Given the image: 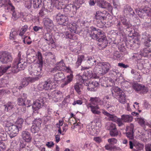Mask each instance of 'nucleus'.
<instances>
[{
    "label": "nucleus",
    "instance_id": "obj_1",
    "mask_svg": "<svg viewBox=\"0 0 151 151\" xmlns=\"http://www.w3.org/2000/svg\"><path fill=\"white\" fill-rule=\"evenodd\" d=\"M86 32H87L86 34L87 37H90L91 39L95 40L99 39V43L98 44L99 45L102 47L104 43H107L106 38L104 32L100 29H97L95 27H91Z\"/></svg>",
    "mask_w": 151,
    "mask_h": 151
},
{
    "label": "nucleus",
    "instance_id": "obj_2",
    "mask_svg": "<svg viewBox=\"0 0 151 151\" xmlns=\"http://www.w3.org/2000/svg\"><path fill=\"white\" fill-rule=\"evenodd\" d=\"M56 19L58 23L61 25V27H64L63 28L61 29V32H60L63 34L62 36L63 37L66 38L73 39V36L70 33L65 31L66 26L68 24V20L67 17L59 13L56 16Z\"/></svg>",
    "mask_w": 151,
    "mask_h": 151
},
{
    "label": "nucleus",
    "instance_id": "obj_3",
    "mask_svg": "<svg viewBox=\"0 0 151 151\" xmlns=\"http://www.w3.org/2000/svg\"><path fill=\"white\" fill-rule=\"evenodd\" d=\"M26 58L22 55L21 52H19L17 59L14 60L12 71L14 73H17L20 70H24L27 65Z\"/></svg>",
    "mask_w": 151,
    "mask_h": 151
},
{
    "label": "nucleus",
    "instance_id": "obj_4",
    "mask_svg": "<svg viewBox=\"0 0 151 151\" xmlns=\"http://www.w3.org/2000/svg\"><path fill=\"white\" fill-rule=\"evenodd\" d=\"M110 67V64L108 63H98L94 68V72L100 75L105 74L108 72Z\"/></svg>",
    "mask_w": 151,
    "mask_h": 151
},
{
    "label": "nucleus",
    "instance_id": "obj_5",
    "mask_svg": "<svg viewBox=\"0 0 151 151\" xmlns=\"http://www.w3.org/2000/svg\"><path fill=\"white\" fill-rule=\"evenodd\" d=\"M54 79L52 78H50L46 81L40 83L38 86V89L40 91L44 89L45 90L52 89L55 88L53 85L54 83Z\"/></svg>",
    "mask_w": 151,
    "mask_h": 151
},
{
    "label": "nucleus",
    "instance_id": "obj_6",
    "mask_svg": "<svg viewBox=\"0 0 151 151\" xmlns=\"http://www.w3.org/2000/svg\"><path fill=\"white\" fill-rule=\"evenodd\" d=\"M102 113L104 115L107 116L109 118V119L116 122L119 127H121L124 125V122L122 118H118L115 116L110 114L104 109H101Z\"/></svg>",
    "mask_w": 151,
    "mask_h": 151
},
{
    "label": "nucleus",
    "instance_id": "obj_7",
    "mask_svg": "<svg viewBox=\"0 0 151 151\" xmlns=\"http://www.w3.org/2000/svg\"><path fill=\"white\" fill-rule=\"evenodd\" d=\"M57 70L58 71L62 70L68 73L71 72V70L69 67L65 66V64L62 60L57 63L56 66L51 70V72L52 73H54Z\"/></svg>",
    "mask_w": 151,
    "mask_h": 151
},
{
    "label": "nucleus",
    "instance_id": "obj_8",
    "mask_svg": "<svg viewBox=\"0 0 151 151\" xmlns=\"http://www.w3.org/2000/svg\"><path fill=\"white\" fill-rule=\"evenodd\" d=\"M13 60L11 53L5 51L0 52V62L3 64H7Z\"/></svg>",
    "mask_w": 151,
    "mask_h": 151
},
{
    "label": "nucleus",
    "instance_id": "obj_9",
    "mask_svg": "<svg viewBox=\"0 0 151 151\" xmlns=\"http://www.w3.org/2000/svg\"><path fill=\"white\" fill-rule=\"evenodd\" d=\"M63 1L64 2L65 1L68 2V0H52L51 3L50 2L48 3V7L46 8L51 9H52L53 6H55L57 9H60L63 7Z\"/></svg>",
    "mask_w": 151,
    "mask_h": 151
},
{
    "label": "nucleus",
    "instance_id": "obj_10",
    "mask_svg": "<svg viewBox=\"0 0 151 151\" xmlns=\"http://www.w3.org/2000/svg\"><path fill=\"white\" fill-rule=\"evenodd\" d=\"M40 78V76L34 77H28L24 78L22 81L21 85L20 86L19 88L20 89L25 87L28 85L29 83L34 82Z\"/></svg>",
    "mask_w": 151,
    "mask_h": 151
},
{
    "label": "nucleus",
    "instance_id": "obj_11",
    "mask_svg": "<svg viewBox=\"0 0 151 151\" xmlns=\"http://www.w3.org/2000/svg\"><path fill=\"white\" fill-rule=\"evenodd\" d=\"M5 7L6 12H9L10 10H13L15 9L10 0H0V7Z\"/></svg>",
    "mask_w": 151,
    "mask_h": 151
},
{
    "label": "nucleus",
    "instance_id": "obj_12",
    "mask_svg": "<svg viewBox=\"0 0 151 151\" xmlns=\"http://www.w3.org/2000/svg\"><path fill=\"white\" fill-rule=\"evenodd\" d=\"M133 88L136 91L140 93H146L148 91L147 87L143 85L137 83L134 84L133 85Z\"/></svg>",
    "mask_w": 151,
    "mask_h": 151
},
{
    "label": "nucleus",
    "instance_id": "obj_13",
    "mask_svg": "<svg viewBox=\"0 0 151 151\" xmlns=\"http://www.w3.org/2000/svg\"><path fill=\"white\" fill-rule=\"evenodd\" d=\"M10 132L9 136L11 138H13L16 136L18 133L19 131L21 129L18 128L17 125L12 124L8 128Z\"/></svg>",
    "mask_w": 151,
    "mask_h": 151
},
{
    "label": "nucleus",
    "instance_id": "obj_14",
    "mask_svg": "<svg viewBox=\"0 0 151 151\" xmlns=\"http://www.w3.org/2000/svg\"><path fill=\"white\" fill-rule=\"evenodd\" d=\"M136 12L141 18L143 17V14L145 13L148 16H151V9L149 8H145L142 9H136Z\"/></svg>",
    "mask_w": 151,
    "mask_h": 151
},
{
    "label": "nucleus",
    "instance_id": "obj_15",
    "mask_svg": "<svg viewBox=\"0 0 151 151\" xmlns=\"http://www.w3.org/2000/svg\"><path fill=\"white\" fill-rule=\"evenodd\" d=\"M44 104V101L42 98H40L36 101L34 102L32 105V108L33 110L35 111L39 109L42 106H43Z\"/></svg>",
    "mask_w": 151,
    "mask_h": 151
},
{
    "label": "nucleus",
    "instance_id": "obj_16",
    "mask_svg": "<svg viewBox=\"0 0 151 151\" xmlns=\"http://www.w3.org/2000/svg\"><path fill=\"white\" fill-rule=\"evenodd\" d=\"M134 128L133 124H132L127 127L126 136L130 139H132L134 138Z\"/></svg>",
    "mask_w": 151,
    "mask_h": 151
},
{
    "label": "nucleus",
    "instance_id": "obj_17",
    "mask_svg": "<svg viewBox=\"0 0 151 151\" xmlns=\"http://www.w3.org/2000/svg\"><path fill=\"white\" fill-rule=\"evenodd\" d=\"M76 78L77 80V83H83L85 85H87V83L89 82V80H88V77L84 74L81 75L78 74L76 76Z\"/></svg>",
    "mask_w": 151,
    "mask_h": 151
},
{
    "label": "nucleus",
    "instance_id": "obj_18",
    "mask_svg": "<svg viewBox=\"0 0 151 151\" xmlns=\"http://www.w3.org/2000/svg\"><path fill=\"white\" fill-rule=\"evenodd\" d=\"M90 103L87 105V106L88 108L89 107L90 105H97V103H99L100 105H102L104 104V102L100 100V99L97 97L91 98L90 99Z\"/></svg>",
    "mask_w": 151,
    "mask_h": 151
},
{
    "label": "nucleus",
    "instance_id": "obj_19",
    "mask_svg": "<svg viewBox=\"0 0 151 151\" xmlns=\"http://www.w3.org/2000/svg\"><path fill=\"white\" fill-rule=\"evenodd\" d=\"M84 3V0H76L72 4V9L73 10V15L76 14L77 9H78L81 6V5Z\"/></svg>",
    "mask_w": 151,
    "mask_h": 151
},
{
    "label": "nucleus",
    "instance_id": "obj_20",
    "mask_svg": "<svg viewBox=\"0 0 151 151\" xmlns=\"http://www.w3.org/2000/svg\"><path fill=\"white\" fill-rule=\"evenodd\" d=\"M84 3V0H76L72 4V9L73 10V15L76 14L77 9H78L81 6V5Z\"/></svg>",
    "mask_w": 151,
    "mask_h": 151
},
{
    "label": "nucleus",
    "instance_id": "obj_21",
    "mask_svg": "<svg viewBox=\"0 0 151 151\" xmlns=\"http://www.w3.org/2000/svg\"><path fill=\"white\" fill-rule=\"evenodd\" d=\"M63 7L61 9H63V10L64 12L67 15H68L70 17H72L73 16L70 14L71 12L73 13V11L72 12H71V10L72 9V6H73L72 4H70L65 6V5L63 4Z\"/></svg>",
    "mask_w": 151,
    "mask_h": 151
},
{
    "label": "nucleus",
    "instance_id": "obj_22",
    "mask_svg": "<svg viewBox=\"0 0 151 151\" xmlns=\"http://www.w3.org/2000/svg\"><path fill=\"white\" fill-rule=\"evenodd\" d=\"M22 137L23 139L27 142H29L32 140L30 133L27 131H23L22 132Z\"/></svg>",
    "mask_w": 151,
    "mask_h": 151
},
{
    "label": "nucleus",
    "instance_id": "obj_23",
    "mask_svg": "<svg viewBox=\"0 0 151 151\" xmlns=\"http://www.w3.org/2000/svg\"><path fill=\"white\" fill-rule=\"evenodd\" d=\"M78 27V26L76 23H70L66 26V28H67L68 29H66L65 31H67V32H68V30H69L71 32L76 33V31Z\"/></svg>",
    "mask_w": 151,
    "mask_h": 151
},
{
    "label": "nucleus",
    "instance_id": "obj_24",
    "mask_svg": "<svg viewBox=\"0 0 151 151\" xmlns=\"http://www.w3.org/2000/svg\"><path fill=\"white\" fill-rule=\"evenodd\" d=\"M96 4L98 6L103 8H106L110 6V4L104 0H97Z\"/></svg>",
    "mask_w": 151,
    "mask_h": 151
},
{
    "label": "nucleus",
    "instance_id": "obj_25",
    "mask_svg": "<svg viewBox=\"0 0 151 151\" xmlns=\"http://www.w3.org/2000/svg\"><path fill=\"white\" fill-rule=\"evenodd\" d=\"M95 17V20H96V22L99 23L102 22L105 18L104 14L102 12H96Z\"/></svg>",
    "mask_w": 151,
    "mask_h": 151
},
{
    "label": "nucleus",
    "instance_id": "obj_26",
    "mask_svg": "<svg viewBox=\"0 0 151 151\" xmlns=\"http://www.w3.org/2000/svg\"><path fill=\"white\" fill-rule=\"evenodd\" d=\"M56 73V74L54 75V78H53L54 82L55 81H60L64 78V74L60 71L57 70L54 73Z\"/></svg>",
    "mask_w": 151,
    "mask_h": 151
},
{
    "label": "nucleus",
    "instance_id": "obj_27",
    "mask_svg": "<svg viewBox=\"0 0 151 151\" xmlns=\"http://www.w3.org/2000/svg\"><path fill=\"white\" fill-rule=\"evenodd\" d=\"M120 18L122 24L126 27V29L132 27V25L129 22L127 21L125 15H120Z\"/></svg>",
    "mask_w": 151,
    "mask_h": 151
},
{
    "label": "nucleus",
    "instance_id": "obj_28",
    "mask_svg": "<svg viewBox=\"0 0 151 151\" xmlns=\"http://www.w3.org/2000/svg\"><path fill=\"white\" fill-rule=\"evenodd\" d=\"M43 37L46 41V42L49 45L53 44L54 42L52 38L51 35L49 33H46L44 35Z\"/></svg>",
    "mask_w": 151,
    "mask_h": 151
},
{
    "label": "nucleus",
    "instance_id": "obj_29",
    "mask_svg": "<svg viewBox=\"0 0 151 151\" xmlns=\"http://www.w3.org/2000/svg\"><path fill=\"white\" fill-rule=\"evenodd\" d=\"M73 79V75L72 73H70V75L67 76L66 79L61 84V87L63 88L65 86L67 85L72 81Z\"/></svg>",
    "mask_w": 151,
    "mask_h": 151
},
{
    "label": "nucleus",
    "instance_id": "obj_30",
    "mask_svg": "<svg viewBox=\"0 0 151 151\" xmlns=\"http://www.w3.org/2000/svg\"><path fill=\"white\" fill-rule=\"evenodd\" d=\"M89 108H91V111L94 114L99 115L101 113V111L98 110L100 108L98 105L95 106L90 105Z\"/></svg>",
    "mask_w": 151,
    "mask_h": 151
},
{
    "label": "nucleus",
    "instance_id": "obj_31",
    "mask_svg": "<svg viewBox=\"0 0 151 151\" xmlns=\"http://www.w3.org/2000/svg\"><path fill=\"white\" fill-rule=\"evenodd\" d=\"M15 103L13 102H8L7 104L4 105L5 111L11 112L14 108Z\"/></svg>",
    "mask_w": 151,
    "mask_h": 151
},
{
    "label": "nucleus",
    "instance_id": "obj_32",
    "mask_svg": "<svg viewBox=\"0 0 151 151\" xmlns=\"http://www.w3.org/2000/svg\"><path fill=\"white\" fill-rule=\"evenodd\" d=\"M86 130L88 133L92 135H94L96 134V131L94 126L91 124L88 125L86 127Z\"/></svg>",
    "mask_w": 151,
    "mask_h": 151
},
{
    "label": "nucleus",
    "instance_id": "obj_33",
    "mask_svg": "<svg viewBox=\"0 0 151 151\" xmlns=\"http://www.w3.org/2000/svg\"><path fill=\"white\" fill-rule=\"evenodd\" d=\"M119 101L121 103L124 104L126 102V95L124 92H122L119 95Z\"/></svg>",
    "mask_w": 151,
    "mask_h": 151
},
{
    "label": "nucleus",
    "instance_id": "obj_34",
    "mask_svg": "<svg viewBox=\"0 0 151 151\" xmlns=\"http://www.w3.org/2000/svg\"><path fill=\"white\" fill-rule=\"evenodd\" d=\"M105 147L106 150L111 151H120L121 150L120 147H117L115 146H111L109 145H106L105 146Z\"/></svg>",
    "mask_w": 151,
    "mask_h": 151
},
{
    "label": "nucleus",
    "instance_id": "obj_35",
    "mask_svg": "<svg viewBox=\"0 0 151 151\" xmlns=\"http://www.w3.org/2000/svg\"><path fill=\"white\" fill-rule=\"evenodd\" d=\"M62 93L61 92L59 91H55L52 92L51 94L49 96V94H48V96L50 97V98H58L59 96H60L62 95Z\"/></svg>",
    "mask_w": 151,
    "mask_h": 151
},
{
    "label": "nucleus",
    "instance_id": "obj_36",
    "mask_svg": "<svg viewBox=\"0 0 151 151\" xmlns=\"http://www.w3.org/2000/svg\"><path fill=\"white\" fill-rule=\"evenodd\" d=\"M121 118L124 122H131L133 119L131 116L128 115H123L121 116Z\"/></svg>",
    "mask_w": 151,
    "mask_h": 151
},
{
    "label": "nucleus",
    "instance_id": "obj_37",
    "mask_svg": "<svg viewBox=\"0 0 151 151\" xmlns=\"http://www.w3.org/2000/svg\"><path fill=\"white\" fill-rule=\"evenodd\" d=\"M86 60H87V62L90 65L92 66L95 63V65H96V60L93 57L88 56L87 57Z\"/></svg>",
    "mask_w": 151,
    "mask_h": 151
},
{
    "label": "nucleus",
    "instance_id": "obj_38",
    "mask_svg": "<svg viewBox=\"0 0 151 151\" xmlns=\"http://www.w3.org/2000/svg\"><path fill=\"white\" fill-rule=\"evenodd\" d=\"M74 88L77 92L78 94H80L81 89L83 88V85L81 83H76L74 85Z\"/></svg>",
    "mask_w": 151,
    "mask_h": 151
},
{
    "label": "nucleus",
    "instance_id": "obj_39",
    "mask_svg": "<svg viewBox=\"0 0 151 151\" xmlns=\"http://www.w3.org/2000/svg\"><path fill=\"white\" fill-rule=\"evenodd\" d=\"M106 128L110 131L116 128L115 124L110 122H108L107 123Z\"/></svg>",
    "mask_w": 151,
    "mask_h": 151
},
{
    "label": "nucleus",
    "instance_id": "obj_40",
    "mask_svg": "<svg viewBox=\"0 0 151 151\" xmlns=\"http://www.w3.org/2000/svg\"><path fill=\"white\" fill-rule=\"evenodd\" d=\"M131 11H132V9L129 5H126L124 6L123 10L124 14L127 15Z\"/></svg>",
    "mask_w": 151,
    "mask_h": 151
},
{
    "label": "nucleus",
    "instance_id": "obj_41",
    "mask_svg": "<svg viewBox=\"0 0 151 151\" xmlns=\"http://www.w3.org/2000/svg\"><path fill=\"white\" fill-rule=\"evenodd\" d=\"M85 56L83 55H78V57L77 61L76 62V64L78 66H79L83 60H84Z\"/></svg>",
    "mask_w": 151,
    "mask_h": 151
},
{
    "label": "nucleus",
    "instance_id": "obj_42",
    "mask_svg": "<svg viewBox=\"0 0 151 151\" xmlns=\"http://www.w3.org/2000/svg\"><path fill=\"white\" fill-rule=\"evenodd\" d=\"M41 68L40 66L38 67L37 68H35V69L34 70V73L33 75L36 76H41V78L42 77V76L40 75L41 73Z\"/></svg>",
    "mask_w": 151,
    "mask_h": 151
},
{
    "label": "nucleus",
    "instance_id": "obj_43",
    "mask_svg": "<svg viewBox=\"0 0 151 151\" xmlns=\"http://www.w3.org/2000/svg\"><path fill=\"white\" fill-rule=\"evenodd\" d=\"M42 2V0H33V6L35 8L39 7Z\"/></svg>",
    "mask_w": 151,
    "mask_h": 151
},
{
    "label": "nucleus",
    "instance_id": "obj_44",
    "mask_svg": "<svg viewBox=\"0 0 151 151\" xmlns=\"http://www.w3.org/2000/svg\"><path fill=\"white\" fill-rule=\"evenodd\" d=\"M36 56L38 58V61L37 62L40 65H42L43 64V60L42 55L41 53L39 52H38Z\"/></svg>",
    "mask_w": 151,
    "mask_h": 151
},
{
    "label": "nucleus",
    "instance_id": "obj_45",
    "mask_svg": "<svg viewBox=\"0 0 151 151\" xmlns=\"http://www.w3.org/2000/svg\"><path fill=\"white\" fill-rule=\"evenodd\" d=\"M17 32L14 29H12L10 34L9 38L11 40H15L16 36L17 35Z\"/></svg>",
    "mask_w": 151,
    "mask_h": 151
},
{
    "label": "nucleus",
    "instance_id": "obj_46",
    "mask_svg": "<svg viewBox=\"0 0 151 151\" xmlns=\"http://www.w3.org/2000/svg\"><path fill=\"white\" fill-rule=\"evenodd\" d=\"M43 22L45 26H50L52 24V22L49 18H45L44 19Z\"/></svg>",
    "mask_w": 151,
    "mask_h": 151
},
{
    "label": "nucleus",
    "instance_id": "obj_47",
    "mask_svg": "<svg viewBox=\"0 0 151 151\" xmlns=\"http://www.w3.org/2000/svg\"><path fill=\"white\" fill-rule=\"evenodd\" d=\"M10 67V66L6 67H0V76L3 75Z\"/></svg>",
    "mask_w": 151,
    "mask_h": 151
},
{
    "label": "nucleus",
    "instance_id": "obj_48",
    "mask_svg": "<svg viewBox=\"0 0 151 151\" xmlns=\"http://www.w3.org/2000/svg\"><path fill=\"white\" fill-rule=\"evenodd\" d=\"M150 50L148 48H145L141 51L140 55L144 57H147L149 52Z\"/></svg>",
    "mask_w": 151,
    "mask_h": 151
},
{
    "label": "nucleus",
    "instance_id": "obj_49",
    "mask_svg": "<svg viewBox=\"0 0 151 151\" xmlns=\"http://www.w3.org/2000/svg\"><path fill=\"white\" fill-rule=\"evenodd\" d=\"M24 121L21 118H19L16 124L18 127V128L20 129H21L22 127V124L23 122Z\"/></svg>",
    "mask_w": 151,
    "mask_h": 151
},
{
    "label": "nucleus",
    "instance_id": "obj_50",
    "mask_svg": "<svg viewBox=\"0 0 151 151\" xmlns=\"http://www.w3.org/2000/svg\"><path fill=\"white\" fill-rule=\"evenodd\" d=\"M113 91L115 92L116 93H122V91L121 90L120 88L118 87H113L111 89V92L112 94L113 95L114 94Z\"/></svg>",
    "mask_w": 151,
    "mask_h": 151
},
{
    "label": "nucleus",
    "instance_id": "obj_51",
    "mask_svg": "<svg viewBox=\"0 0 151 151\" xmlns=\"http://www.w3.org/2000/svg\"><path fill=\"white\" fill-rule=\"evenodd\" d=\"M87 85H85L86 86H88V87L87 88V89L90 91H95L96 89H95L93 85V83L92 82L90 83L89 81V82L87 83Z\"/></svg>",
    "mask_w": 151,
    "mask_h": 151
},
{
    "label": "nucleus",
    "instance_id": "obj_52",
    "mask_svg": "<svg viewBox=\"0 0 151 151\" xmlns=\"http://www.w3.org/2000/svg\"><path fill=\"white\" fill-rule=\"evenodd\" d=\"M27 29L28 26L27 25H25L24 26L22 27L20 30L19 35L21 36L23 35Z\"/></svg>",
    "mask_w": 151,
    "mask_h": 151
},
{
    "label": "nucleus",
    "instance_id": "obj_53",
    "mask_svg": "<svg viewBox=\"0 0 151 151\" xmlns=\"http://www.w3.org/2000/svg\"><path fill=\"white\" fill-rule=\"evenodd\" d=\"M32 0H27L25 2L24 5L28 9H30L32 6Z\"/></svg>",
    "mask_w": 151,
    "mask_h": 151
},
{
    "label": "nucleus",
    "instance_id": "obj_54",
    "mask_svg": "<svg viewBox=\"0 0 151 151\" xmlns=\"http://www.w3.org/2000/svg\"><path fill=\"white\" fill-rule=\"evenodd\" d=\"M93 73V72L91 70H89L85 72L84 74H84L85 76H86L88 77V80L89 78L92 77Z\"/></svg>",
    "mask_w": 151,
    "mask_h": 151
},
{
    "label": "nucleus",
    "instance_id": "obj_55",
    "mask_svg": "<svg viewBox=\"0 0 151 151\" xmlns=\"http://www.w3.org/2000/svg\"><path fill=\"white\" fill-rule=\"evenodd\" d=\"M110 134L113 137H115L117 136L118 134V132L116 128L110 131Z\"/></svg>",
    "mask_w": 151,
    "mask_h": 151
},
{
    "label": "nucleus",
    "instance_id": "obj_56",
    "mask_svg": "<svg viewBox=\"0 0 151 151\" xmlns=\"http://www.w3.org/2000/svg\"><path fill=\"white\" fill-rule=\"evenodd\" d=\"M14 9H13V10H10V11L9 12H12V18L14 20H16L18 19V18L19 17V16L17 15V14H16V12H14Z\"/></svg>",
    "mask_w": 151,
    "mask_h": 151
},
{
    "label": "nucleus",
    "instance_id": "obj_57",
    "mask_svg": "<svg viewBox=\"0 0 151 151\" xmlns=\"http://www.w3.org/2000/svg\"><path fill=\"white\" fill-rule=\"evenodd\" d=\"M6 139V134L4 132L0 133V140L4 141Z\"/></svg>",
    "mask_w": 151,
    "mask_h": 151
},
{
    "label": "nucleus",
    "instance_id": "obj_58",
    "mask_svg": "<svg viewBox=\"0 0 151 151\" xmlns=\"http://www.w3.org/2000/svg\"><path fill=\"white\" fill-rule=\"evenodd\" d=\"M40 128L37 127V126L33 124L31 129V132L34 133H35L37 132L40 130Z\"/></svg>",
    "mask_w": 151,
    "mask_h": 151
},
{
    "label": "nucleus",
    "instance_id": "obj_59",
    "mask_svg": "<svg viewBox=\"0 0 151 151\" xmlns=\"http://www.w3.org/2000/svg\"><path fill=\"white\" fill-rule=\"evenodd\" d=\"M106 104H107L106 105V107L108 110H111L112 109H110V108H111L112 109H113L114 108V107L113 106L111 103H109L108 101L106 102Z\"/></svg>",
    "mask_w": 151,
    "mask_h": 151
},
{
    "label": "nucleus",
    "instance_id": "obj_60",
    "mask_svg": "<svg viewBox=\"0 0 151 151\" xmlns=\"http://www.w3.org/2000/svg\"><path fill=\"white\" fill-rule=\"evenodd\" d=\"M93 143H90L89 142H86L85 144L84 147H87L89 149H91V147H93Z\"/></svg>",
    "mask_w": 151,
    "mask_h": 151
},
{
    "label": "nucleus",
    "instance_id": "obj_61",
    "mask_svg": "<svg viewBox=\"0 0 151 151\" xmlns=\"http://www.w3.org/2000/svg\"><path fill=\"white\" fill-rule=\"evenodd\" d=\"M93 140L97 143H99L102 141L101 138L99 137H95L93 138Z\"/></svg>",
    "mask_w": 151,
    "mask_h": 151
},
{
    "label": "nucleus",
    "instance_id": "obj_62",
    "mask_svg": "<svg viewBox=\"0 0 151 151\" xmlns=\"http://www.w3.org/2000/svg\"><path fill=\"white\" fill-rule=\"evenodd\" d=\"M108 142L111 144L114 145L117 142V140L114 138L109 139L108 140Z\"/></svg>",
    "mask_w": 151,
    "mask_h": 151
},
{
    "label": "nucleus",
    "instance_id": "obj_63",
    "mask_svg": "<svg viewBox=\"0 0 151 151\" xmlns=\"http://www.w3.org/2000/svg\"><path fill=\"white\" fill-rule=\"evenodd\" d=\"M3 124L5 127H7L8 128L9 127L12 125L10 122L8 120L4 121L3 122Z\"/></svg>",
    "mask_w": 151,
    "mask_h": 151
},
{
    "label": "nucleus",
    "instance_id": "obj_64",
    "mask_svg": "<svg viewBox=\"0 0 151 151\" xmlns=\"http://www.w3.org/2000/svg\"><path fill=\"white\" fill-rule=\"evenodd\" d=\"M45 55L51 59H53L54 58V55L51 52H46L45 53Z\"/></svg>",
    "mask_w": 151,
    "mask_h": 151
}]
</instances>
